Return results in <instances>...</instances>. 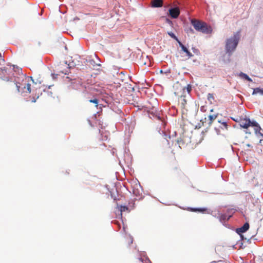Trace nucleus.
<instances>
[{
    "label": "nucleus",
    "instance_id": "f03ea898",
    "mask_svg": "<svg viewBox=\"0 0 263 263\" xmlns=\"http://www.w3.org/2000/svg\"><path fill=\"white\" fill-rule=\"evenodd\" d=\"M240 39V31L235 33L232 37L228 39L226 43V53L230 56L236 49Z\"/></svg>",
    "mask_w": 263,
    "mask_h": 263
},
{
    "label": "nucleus",
    "instance_id": "ddd939ff",
    "mask_svg": "<svg viewBox=\"0 0 263 263\" xmlns=\"http://www.w3.org/2000/svg\"><path fill=\"white\" fill-rule=\"evenodd\" d=\"M217 117V115H210L208 116L209 122L208 124L209 126H211L213 122V121L216 119Z\"/></svg>",
    "mask_w": 263,
    "mask_h": 263
},
{
    "label": "nucleus",
    "instance_id": "f8f14e48",
    "mask_svg": "<svg viewBox=\"0 0 263 263\" xmlns=\"http://www.w3.org/2000/svg\"><path fill=\"white\" fill-rule=\"evenodd\" d=\"M185 90H186L187 93H189L191 90V87L190 85H188L186 88L185 87H180V90L179 92L184 95V93H185Z\"/></svg>",
    "mask_w": 263,
    "mask_h": 263
},
{
    "label": "nucleus",
    "instance_id": "cd10ccee",
    "mask_svg": "<svg viewBox=\"0 0 263 263\" xmlns=\"http://www.w3.org/2000/svg\"><path fill=\"white\" fill-rule=\"evenodd\" d=\"M215 130L216 131L218 135L220 134V130L217 128H215Z\"/></svg>",
    "mask_w": 263,
    "mask_h": 263
},
{
    "label": "nucleus",
    "instance_id": "4468645a",
    "mask_svg": "<svg viewBox=\"0 0 263 263\" xmlns=\"http://www.w3.org/2000/svg\"><path fill=\"white\" fill-rule=\"evenodd\" d=\"M118 208L119 209V210L120 211V215H121V217L122 216V212H125V211H126L128 210V208L126 206H123V205H120V206H119V205H118Z\"/></svg>",
    "mask_w": 263,
    "mask_h": 263
},
{
    "label": "nucleus",
    "instance_id": "bb28decb",
    "mask_svg": "<svg viewBox=\"0 0 263 263\" xmlns=\"http://www.w3.org/2000/svg\"><path fill=\"white\" fill-rule=\"evenodd\" d=\"M165 22H166V23H168V24H170V25H172V21H171V20H170V19H168V18H166L165 19Z\"/></svg>",
    "mask_w": 263,
    "mask_h": 263
},
{
    "label": "nucleus",
    "instance_id": "c756f323",
    "mask_svg": "<svg viewBox=\"0 0 263 263\" xmlns=\"http://www.w3.org/2000/svg\"><path fill=\"white\" fill-rule=\"evenodd\" d=\"M1 57V53H0V57Z\"/></svg>",
    "mask_w": 263,
    "mask_h": 263
},
{
    "label": "nucleus",
    "instance_id": "423d86ee",
    "mask_svg": "<svg viewBox=\"0 0 263 263\" xmlns=\"http://www.w3.org/2000/svg\"><path fill=\"white\" fill-rule=\"evenodd\" d=\"M168 12L169 15L173 18H177L180 13V9L177 7L170 9Z\"/></svg>",
    "mask_w": 263,
    "mask_h": 263
},
{
    "label": "nucleus",
    "instance_id": "393cba45",
    "mask_svg": "<svg viewBox=\"0 0 263 263\" xmlns=\"http://www.w3.org/2000/svg\"><path fill=\"white\" fill-rule=\"evenodd\" d=\"M258 124L257 122H254V121L253 122H251V121L250 126H255V127H256V126H257Z\"/></svg>",
    "mask_w": 263,
    "mask_h": 263
},
{
    "label": "nucleus",
    "instance_id": "0eeeda50",
    "mask_svg": "<svg viewBox=\"0 0 263 263\" xmlns=\"http://www.w3.org/2000/svg\"><path fill=\"white\" fill-rule=\"evenodd\" d=\"M250 123L251 121L249 119L244 118L240 120L239 125L241 127L247 129L250 126Z\"/></svg>",
    "mask_w": 263,
    "mask_h": 263
},
{
    "label": "nucleus",
    "instance_id": "a211bd4d",
    "mask_svg": "<svg viewBox=\"0 0 263 263\" xmlns=\"http://www.w3.org/2000/svg\"><path fill=\"white\" fill-rule=\"evenodd\" d=\"M207 99L208 101L210 102V103L212 104L213 101L214 100V97L213 94L208 93L207 96Z\"/></svg>",
    "mask_w": 263,
    "mask_h": 263
},
{
    "label": "nucleus",
    "instance_id": "c85d7f7f",
    "mask_svg": "<svg viewBox=\"0 0 263 263\" xmlns=\"http://www.w3.org/2000/svg\"><path fill=\"white\" fill-rule=\"evenodd\" d=\"M246 146L248 147H251V145L249 144H246Z\"/></svg>",
    "mask_w": 263,
    "mask_h": 263
},
{
    "label": "nucleus",
    "instance_id": "5701e85b",
    "mask_svg": "<svg viewBox=\"0 0 263 263\" xmlns=\"http://www.w3.org/2000/svg\"><path fill=\"white\" fill-rule=\"evenodd\" d=\"M126 239H127V242L129 245L133 243V238L132 237H131L130 236H129L127 237Z\"/></svg>",
    "mask_w": 263,
    "mask_h": 263
},
{
    "label": "nucleus",
    "instance_id": "aec40b11",
    "mask_svg": "<svg viewBox=\"0 0 263 263\" xmlns=\"http://www.w3.org/2000/svg\"><path fill=\"white\" fill-rule=\"evenodd\" d=\"M256 128H255V133H258L260 135L263 137V134L262 133H261L260 132V130H261V127H260V126L259 125V124H258L257 126H256L255 127Z\"/></svg>",
    "mask_w": 263,
    "mask_h": 263
},
{
    "label": "nucleus",
    "instance_id": "dca6fc26",
    "mask_svg": "<svg viewBox=\"0 0 263 263\" xmlns=\"http://www.w3.org/2000/svg\"><path fill=\"white\" fill-rule=\"evenodd\" d=\"M188 210L192 212H204L206 210L205 208H189Z\"/></svg>",
    "mask_w": 263,
    "mask_h": 263
},
{
    "label": "nucleus",
    "instance_id": "9d476101",
    "mask_svg": "<svg viewBox=\"0 0 263 263\" xmlns=\"http://www.w3.org/2000/svg\"><path fill=\"white\" fill-rule=\"evenodd\" d=\"M151 5L153 7H161L163 5V1L153 0L151 2Z\"/></svg>",
    "mask_w": 263,
    "mask_h": 263
},
{
    "label": "nucleus",
    "instance_id": "20e7f679",
    "mask_svg": "<svg viewBox=\"0 0 263 263\" xmlns=\"http://www.w3.org/2000/svg\"><path fill=\"white\" fill-rule=\"evenodd\" d=\"M26 79L27 78H25V82L23 84H18L17 83L11 82L10 86L11 87H15L17 92H20L21 88H22L23 86V92L29 93L31 92V85L29 83H26Z\"/></svg>",
    "mask_w": 263,
    "mask_h": 263
},
{
    "label": "nucleus",
    "instance_id": "39448f33",
    "mask_svg": "<svg viewBox=\"0 0 263 263\" xmlns=\"http://www.w3.org/2000/svg\"><path fill=\"white\" fill-rule=\"evenodd\" d=\"M174 93L178 97V105L180 106L181 109H184L187 104L185 95L176 91L174 92Z\"/></svg>",
    "mask_w": 263,
    "mask_h": 263
},
{
    "label": "nucleus",
    "instance_id": "9b49d317",
    "mask_svg": "<svg viewBox=\"0 0 263 263\" xmlns=\"http://www.w3.org/2000/svg\"><path fill=\"white\" fill-rule=\"evenodd\" d=\"M230 217L231 216H228L226 214H221L219 216V219L221 222H225L230 219Z\"/></svg>",
    "mask_w": 263,
    "mask_h": 263
},
{
    "label": "nucleus",
    "instance_id": "f257e3e1",
    "mask_svg": "<svg viewBox=\"0 0 263 263\" xmlns=\"http://www.w3.org/2000/svg\"><path fill=\"white\" fill-rule=\"evenodd\" d=\"M72 84L74 89H79L82 91V95L85 99L92 98L101 92L100 89L96 88L94 85L82 84L79 80H74Z\"/></svg>",
    "mask_w": 263,
    "mask_h": 263
},
{
    "label": "nucleus",
    "instance_id": "f3484780",
    "mask_svg": "<svg viewBox=\"0 0 263 263\" xmlns=\"http://www.w3.org/2000/svg\"><path fill=\"white\" fill-rule=\"evenodd\" d=\"M259 93L261 95H263V89L259 88H254L253 91V95H256Z\"/></svg>",
    "mask_w": 263,
    "mask_h": 263
},
{
    "label": "nucleus",
    "instance_id": "412c9836",
    "mask_svg": "<svg viewBox=\"0 0 263 263\" xmlns=\"http://www.w3.org/2000/svg\"><path fill=\"white\" fill-rule=\"evenodd\" d=\"M1 70L2 73L4 75H8L9 74L8 72L10 70H11V69L9 68V69L8 70L7 69L4 68V69L1 68Z\"/></svg>",
    "mask_w": 263,
    "mask_h": 263
},
{
    "label": "nucleus",
    "instance_id": "a878e982",
    "mask_svg": "<svg viewBox=\"0 0 263 263\" xmlns=\"http://www.w3.org/2000/svg\"><path fill=\"white\" fill-rule=\"evenodd\" d=\"M177 143H178L179 147H181V145L183 144L182 140L181 139H180V140L178 139Z\"/></svg>",
    "mask_w": 263,
    "mask_h": 263
},
{
    "label": "nucleus",
    "instance_id": "7ed1b4c3",
    "mask_svg": "<svg viewBox=\"0 0 263 263\" xmlns=\"http://www.w3.org/2000/svg\"><path fill=\"white\" fill-rule=\"evenodd\" d=\"M191 24L194 28L198 31L204 33H211L212 29L210 26L204 22H202L196 19H193L191 21Z\"/></svg>",
    "mask_w": 263,
    "mask_h": 263
},
{
    "label": "nucleus",
    "instance_id": "6e6552de",
    "mask_svg": "<svg viewBox=\"0 0 263 263\" xmlns=\"http://www.w3.org/2000/svg\"><path fill=\"white\" fill-rule=\"evenodd\" d=\"M178 44L179 46L181 47L182 51L185 52L186 56L188 58H191L193 56L192 53L187 49L186 47H185L180 41H178Z\"/></svg>",
    "mask_w": 263,
    "mask_h": 263
},
{
    "label": "nucleus",
    "instance_id": "b1692460",
    "mask_svg": "<svg viewBox=\"0 0 263 263\" xmlns=\"http://www.w3.org/2000/svg\"><path fill=\"white\" fill-rule=\"evenodd\" d=\"M243 76V77L247 80H248V81H252V80L245 73H242Z\"/></svg>",
    "mask_w": 263,
    "mask_h": 263
},
{
    "label": "nucleus",
    "instance_id": "2eb2a0df",
    "mask_svg": "<svg viewBox=\"0 0 263 263\" xmlns=\"http://www.w3.org/2000/svg\"><path fill=\"white\" fill-rule=\"evenodd\" d=\"M88 100V101L90 103H94L95 104V106L96 107H98V103H99V100L98 99H97L96 98V97H92V98H91V99H87Z\"/></svg>",
    "mask_w": 263,
    "mask_h": 263
},
{
    "label": "nucleus",
    "instance_id": "6ab92c4d",
    "mask_svg": "<svg viewBox=\"0 0 263 263\" xmlns=\"http://www.w3.org/2000/svg\"><path fill=\"white\" fill-rule=\"evenodd\" d=\"M168 34L173 39H175L178 43V41H180L177 38V37L175 35V34L172 32H168Z\"/></svg>",
    "mask_w": 263,
    "mask_h": 263
},
{
    "label": "nucleus",
    "instance_id": "4be33fe9",
    "mask_svg": "<svg viewBox=\"0 0 263 263\" xmlns=\"http://www.w3.org/2000/svg\"><path fill=\"white\" fill-rule=\"evenodd\" d=\"M222 126H221V128L222 129L227 130L228 129V124L226 122H223L221 123Z\"/></svg>",
    "mask_w": 263,
    "mask_h": 263
},
{
    "label": "nucleus",
    "instance_id": "1a4fd4ad",
    "mask_svg": "<svg viewBox=\"0 0 263 263\" xmlns=\"http://www.w3.org/2000/svg\"><path fill=\"white\" fill-rule=\"evenodd\" d=\"M249 228V224L248 222L245 223L242 227L237 229V232L238 234L244 233Z\"/></svg>",
    "mask_w": 263,
    "mask_h": 263
}]
</instances>
